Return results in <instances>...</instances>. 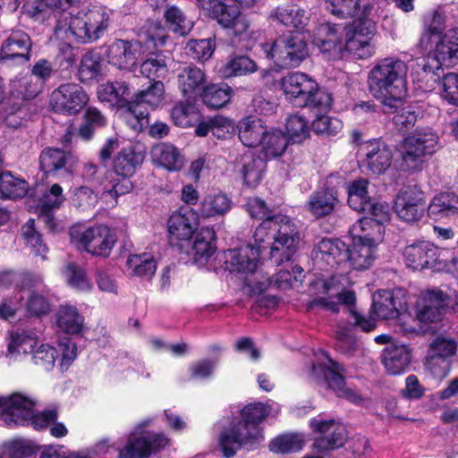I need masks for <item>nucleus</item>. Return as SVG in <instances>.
<instances>
[{
	"label": "nucleus",
	"mask_w": 458,
	"mask_h": 458,
	"mask_svg": "<svg viewBox=\"0 0 458 458\" xmlns=\"http://www.w3.org/2000/svg\"><path fill=\"white\" fill-rule=\"evenodd\" d=\"M408 66L401 59L380 60L369 72L368 83L370 94L388 111L402 107L407 97Z\"/></svg>",
	"instance_id": "obj_1"
},
{
	"label": "nucleus",
	"mask_w": 458,
	"mask_h": 458,
	"mask_svg": "<svg viewBox=\"0 0 458 458\" xmlns=\"http://www.w3.org/2000/svg\"><path fill=\"white\" fill-rule=\"evenodd\" d=\"M254 246L261 254L269 248V259L277 266L288 261L295 253L300 234L290 217L277 216L265 219L253 233Z\"/></svg>",
	"instance_id": "obj_2"
},
{
	"label": "nucleus",
	"mask_w": 458,
	"mask_h": 458,
	"mask_svg": "<svg viewBox=\"0 0 458 458\" xmlns=\"http://www.w3.org/2000/svg\"><path fill=\"white\" fill-rule=\"evenodd\" d=\"M109 24V13L101 8L89 10L78 16L64 13L57 18L55 38L71 46L96 41L103 36Z\"/></svg>",
	"instance_id": "obj_3"
},
{
	"label": "nucleus",
	"mask_w": 458,
	"mask_h": 458,
	"mask_svg": "<svg viewBox=\"0 0 458 458\" xmlns=\"http://www.w3.org/2000/svg\"><path fill=\"white\" fill-rule=\"evenodd\" d=\"M280 86L285 98L300 106L318 112L328 111L333 103L332 95L320 89L318 82L303 72H296L283 77Z\"/></svg>",
	"instance_id": "obj_4"
},
{
	"label": "nucleus",
	"mask_w": 458,
	"mask_h": 458,
	"mask_svg": "<svg viewBox=\"0 0 458 458\" xmlns=\"http://www.w3.org/2000/svg\"><path fill=\"white\" fill-rule=\"evenodd\" d=\"M36 403L20 394L8 397L0 396V420L8 427L14 425H31L37 430L49 428L58 418L56 410H48L36 413Z\"/></svg>",
	"instance_id": "obj_5"
},
{
	"label": "nucleus",
	"mask_w": 458,
	"mask_h": 458,
	"mask_svg": "<svg viewBox=\"0 0 458 458\" xmlns=\"http://www.w3.org/2000/svg\"><path fill=\"white\" fill-rule=\"evenodd\" d=\"M348 283V278L344 275L314 279L309 285V293L312 299L308 309L319 308L338 313L341 304L352 307L356 302V295L353 291L345 290Z\"/></svg>",
	"instance_id": "obj_6"
},
{
	"label": "nucleus",
	"mask_w": 458,
	"mask_h": 458,
	"mask_svg": "<svg viewBox=\"0 0 458 458\" xmlns=\"http://www.w3.org/2000/svg\"><path fill=\"white\" fill-rule=\"evenodd\" d=\"M257 48L265 58L274 64L276 71L297 67L308 55L306 37L299 32L260 42Z\"/></svg>",
	"instance_id": "obj_7"
},
{
	"label": "nucleus",
	"mask_w": 458,
	"mask_h": 458,
	"mask_svg": "<svg viewBox=\"0 0 458 458\" xmlns=\"http://www.w3.org/2000/svg\"><path fill=\"white\" fill-rule=\"evenodd\" d=\"M439 144L438 135L430 129L416 130L399 144L400 168L412 172L422 168L424 157L434 154Z\"/></svg>",
	"instance_id": "obj_8"
},
{
	"label": "nucleus",
	"mask_w": 458,
	"mask_h": 458,
	"mask_svg": "<svg viewBox=\"0 0 458 458\" xmlns=\"http://www.w3.org/2000/svg\"><path fill=\"white\" fill-rule=\"evenodd\" d=\"M427 50H432L433 55L422 59L417 65L421 67L426 76L437 81L440 77L438 72L443 66L450 67L458 62V27L434 38L432 47Z\"/></svg>",
	"instance_id": "obj_9"
},
{
	"label": "nucleus",
	"mask_w": 458,
	"mask_h": 458,
	"mask_svg": "<svg viewBox=\"0 0 458 458\" xmlns=\"http://www.w3.org/2000/svg\"><path fill=\"white\" fill-rule=\"evenodd\" d=\"M344 367L330 359L326 353L322 352L318 358V362L313 364L310 376L318 384L326 385L332 389L339 397L345 398L352 403H359L360 397L352 389L345 386L343 373Z\"/></svg>",
	"instance_id": "obj_10"
},
{
	"label": "nucleus",
	"mask_w": 458,
	"mask_h": 458,
	"mask_svg": "<svg viewBox=\"0 0 458 458\" xmlns=\"http://www.w3.org/2000/svg\"><path fill=\"white\" fill-rule=\"evenodd\" d=\"M149 420L142 421L129 435L126 443L119 448V458H149L169 445V439L160 433H150L143 429Z\"/></svg>",
	"instance_id": "obj_11"
},
{
	"label": "nucleus",
	"mask_w": 458,
	"mask_h": 458,
	"mask_svg": "<svg viewBox=\"0 0 458 458\" xmlns=\"http://www.w3.org/2000/svg\"><path fill=\"white\" fill-rule=\"evenodd\" d=\"M263 440L264 436L259 427L240 420L221 433L219 445L224 455L230 458L242 447L248 450L257 448Z\"/></svg>",
	"instance_id": "obj_12"
},
{
	"label": "nucleus",
	"mask_w": 458,
	"mask_h": 458,
	"mask_svg": "<svg viewBox=\"0 0 458 458\" xmlns=\"http://www.w3.org/2000/svg\"><path fill=\"white\" fill-rule=\"evenodd\" d=\"M261 253L250 244L240 248L227 250L224 252L225 269L238 274L251 288L250 283L257 282L261 273L259 272Z\"/></svg>",
	"instance_id": "obj_13"
},
{
	"label": "nucleus",
	"mask_w": 458,
	"mask_h": 458,
	"mask_svg": "<svg viewBox=\"0 0 458 458\" xmlns=\"http://www.w3.org/2000/svg\"><path fill=\"white\" fill-rule=\"evenodd\" d=\"M72 242L80 244L87 252L92 255L108 257L117 242L114 229L104 225L87 228L84 231L72 229Z\"/></svg>",
	"instance_id": "obj_14"
},
{
	"label": "nucleus",
	"mask_w": 458,
	"mask_h": 458,
	"mask_svg": "<svg viewBox=\"0 0 458 458\" xmlns=\"http://www.w3.org/2000/svg\"><path fill=\"white\" fill-rule=\"evenodd\" d=\"M376 33V23L368 17L359 18L344 27V47L353 56L365 59L371 56L374 48L371 40Z\"/></svg>",
	"instance_id": "obj_15"
},
{
	"label": "nucleus",
	"mask_w": 458,
	"mask_h": 458,
	"mask_svg": "<svg viewBox=\"0 0 458 458\" xmlns=\"http://www.w3.org/2000/svg\"><path fill=\"white\" fill-rule=\"evenodd\" d=\"M89 101V95L77 83H64L52 92L51 105L55 112L64 114H76Z\"/></svg>",
	"instance_id": "obj_16"
},
{
	"label": "nucleus",
	"mask_w": 458,
	"mask_h": 458,
	"mask_svg": "<svg viewBox=\"0 0 458 458\" xmlns=\"http://www.w3.org/2000/svg\"><path fill=\"white\" fill-rule=\"evenodd\" d=\"M34 194L38 199L35 209L38 213V218L50 231L58 230L52 211L60 208L64 200L63 188L57 183H54L49 189L38 185L35 189Z\"/></svg>",
	"instance_id": "obj_17"
},
{
	"label": "nucleus",
	"mask_w": 458,
	"mask_h": 458,
	"mask_svg": "<svg viewBox=\"0 0 458 458\" xmlns=\"http://www.w3.org/2000/svg\"><path fill=\"white\" fill-rule=\"evenodd\" d=\"M440 250L433 243L420 241L405 247L403 258L406 266L413 270L440 269Z\"/></svg>",
	"instance_id": "obj_18"
},
{
	"label": "nucleus",
	"mask_w": 458,
	"mask_h": 458,
	"mask_svg": "<svg viewBox=\"0 0 458 458\" xmlns=\"http://www.w3.org/2000/svg\"><path fill=\"white\" fill-rule=\"evenodd\" d=\"M426 207L423 192L416 188L403 189L395 199L394 209L398 217L408 223L420 220Z\"/></svg>",
	"instance_id": "obj_19"
},
{
	"label": "nucleus",
	"mask_w": 458,
	"mask_h": 458,
	"mask_svg": "<svg viewBox=\"0 0 458 458\" xmlns=\"http://www.w3.org/2000/svg\"><path fill=\"white\" fill-rule=\"evenodd\" d=\"M170 241L188 243L199 226V215L191 208L173 213L167 222Z\"/></svg>",
	"instance_id": "obj_20"
},
{
	"label": "nucleus",
	"mask_w": 458,
	"mask_h": 458,
	"mask_svg": "<svg viewBox=\"0 0 458 458\" xmlns=\"http://www.w3.org/2000/svg\"><path fill=\"white\" fill-rule=\"evenodd\" d=\"M348 248L338 239H323L312 250V258L318 266L325 264L336 268L347 264Z\"/></svg>",
	"instance_id": "obj_21"
},
{
	"label": "nucleus",
	"mask_w": 458,
	"mask_h": 458,
	"mask_svg": "<svg viewBox=\"0 0 458 458\" xmlns=\"http://www.w3.org/2000/svg\"><path fill=\"white\" fill-rule=\"evenodd\" d=\"M310 424L313 430L324 434L315 442L319 450L335 449L344 444L347 432L344 425L336 423L335 420H324L322 419H313Z\"/></svg>",
	"instance_id": "obj_22"
},
{
	"label": "nucleus",
	"mask_w": 458,
	"mask_h": 458,
	"mask_svg": "<svg viewBox=\"0 0 458 458\" xmlns=\"http://www.w3.org/2000/svg\"><path fill=\"white\" fill-rule=\"evenodd\" d=\"M444 307L450 308L446 288L433 289L421 293L415 309L419 319L429 322L439 318L440 310Z\"/></svg>",
	"instance_id": "obj_23"
},
{
	"label": "nucleus",
	"mask_w": 458,
	"mask_h": 458,
	"mask_svg": "<svg viewBox=\"0 0 458 458\" xmlns=\"http://www.w3.org/2000/svg\"><path fill=\"white\" fill-rule=\"evenodd\" d=\"M362 150L365 155L363 167L372 174H381L391 166L393 153L385 142L377 140L368 141Z\"/></svg>",
	"instance_id": "obj_24"
},
{
	"label": "nucleus",
	"mask_w": 458,
	"mask_h": 458,
	"mask_svg": "<svg viewBox=\"0 0 458 458\" xmlns=\"http://www.w3.org/2000/svg\"><path fill=\"white\" fill-rule=\"evenodd\" d=\"M30 48L31 40L27 33L21 30L13 31L1 47L0 59L25 64L30 60Z\"/></svg>",
	"instance_id": "obj_25"
},
{
	"label": "nucleus",
	"mask_w": 458,
	"mask_h": 458,
	"mask_svg": "<svg viewBox=\"0 0 458 458\" xmlns=\"http://www.w3.org/2000/svg\"><path fill=\"white\" fill-rule=\"evenodd\" d=\"M344 28L336 24H322L318 30L313 43L321 52L338 55L342 53L344 42Z\"/></svg>",
	"instance_id": "obj_26"
},
{
	"label": "nucleus",
	"mask_w": 458,
	"mask_h": 458,
	"mask_svg": "<svg viewBox=\"0 0 458 458\" xmlns=\"http://www.w3.org/2000/svg\"><path fill=\"white\" fill-rule=\"evenodd\" d=\"M80 0H32L25 8L27 14L36 21L43 22L51 13L57 19Z\"/></svg>",
	"instance_id": "obj_27"
},
{
	"label": "nucleus",
	"mask_w": 458,
	"mask_h": 458,
	"mask_svg": "<svg viewBox=\"0 0 458 458\" xmlns=\"http://www.w3.org/2000/svg\"><path fill=\"white\" fill-rule=\"evenodd\" d=\"M139 45L127 40L114 41L108 48V63L120 70H131L135 66L139 55Z\"/></svg>",
	"instance_id": "obj_28"
},
{
	"label": "nucleus",
	"mask_w": 458,
	"mask_h": 458,
	"mask_svg": "<svg viewBox=\"0 0 458 458\" xmlns=\"http://www.w3.org/2000/svg\"><path fill=\"white\" fill-rule=\"evenodd\" d=\"M74 163L71 153L58 148H46L39 156L40 169L47 175H55L60 171L70 172Z\"/></svg>",
	"instance_id": "obj_29"
},
{
	"label": "nucleus",
	"mask_w": 458,
	"mask_h": 458,
	"mask_svg": "<svg viewBox=\"0 0 458 458\" xmlns=\"http://www.w3.org/2000/svg\"><path fill=\"white\" fill-rule=\"evenodd\" d=\"M216 250V233L210 227H203L197 233L191 248L185 252L191 256L193 261L199 265H205Z\"/></svg>",
	"instance_id": "obj_30"
},
{
	"label": "nucleus",
	"mask_w": 458,
	"mask_h": 458,
	"mask_svg": "<svg viewBox=\"0 0 458 458\" xmlns=\"http://www.w3.org/2000/svg\"><path fill=\"white\" fill-rule=\"evenodd\" d=\"M38 344V335L31 330L17 329L11 331L7 337L6 357L17 359L21 354H32Z\"/></svg>",
	"instance_id": "obj_31"
},
{
	"label": "nucleus",
	"mask_w": 458,
	"mask_h": 458,
	"mask_svg": "<svg viewBox=\"0 0 458 458\" xmlns=\"http://www.w3.org/2000/svg\"><path fill=\"white\" fill-rule=\"evenodd\" d=\"M382 360L389 374L400 375L407 370L411 352L406 344H390L384 349Z\"/></svg>",
	"instance_id": "obj_32"
},
{
	"label": "nucleus",
	"mask_w": 458,
	"mask_h": 458,
	"mask_svg": "<svg viewBox=\"0 0 458 458\" xmlns=\"http://www.w3.org/2000/svg\"><path fill=\"white\" fill-rule=\"evenodd\" d=\"M178 88L188 98H196L206 86L207 76L199 67L189 65L182 68L177 75Z\"/></svg>",
	"instance_id": "obj_33"
},
{
	"label": "nucleus",
	"mask_w": 458,
	"mask_h": 458,
	"mask_svg": "<svg viewBox=\"0 0 458 458\" xmlns=\"http://www.w3.org/2000/svg\"><path fill=\"white\" fill-rule=\"evenodd\" d=\"M152 162L169 172H177L182 169L185 159L181 151L170 143H159L151 149Z\"/></svg>",
	"instance_id": "obj_34"
},
{
	"label": "nucleus",
	"mask_w": 458,
	"mask_h": 458,
	"mask_svg": "<svg viewBox=\"0 0 458 458\" xmlns=\"http://www.w3.org/2000/svg\"><path fill=\"white\" fill-rule=\"evenodd\" d=\"M55 326L59 331L66 335H81L84 329V317L77 307L72 304H62L55 315Z\"/></svg>",
	"instance_id": "obj_35"
},
{
	"label": "nucleus",
	"mask_w": 458,
	"mask_h": 458,
	"mask_svg": "<svg viewBox=\"0 0 458 458\" xmlns=\"http://www.w3.org/2000/svg\"><path fill=\"white\" fill-rule=\"evenodd\" d=\"M327 8L340 18L369 17L374 5L369 0H326Z\"/></svg>",
	"instance_id": "obj_36"
},
{
	"label": "nucleus",
	"mask_w": 458,
	"mask_h": 458,
	"mask_svg": "<svg viewBox=\"0 0 458 458\" xmlns=\"http://www.w3.org/2000/svg\"><path fill=\"white\" fill-rule=\"evenodd\" d=\"M144 158L145 152L140 145L123 149L114 159V174L123 177L132 176Z\"/></svg>",
	"instance_id": "obj_37"
},
{
	"label": "nucleus",
	"mask_w": 458,
	"mask_h": 458,
	"mask_svg": "<svg viewBox=\"0 0 458 458\" xmlns=\"http://www.w3.org/2000/svg\"><path fill=\"white\" fill-rule=\"evenodd\" d=\"M350 233L353 239L361 240L377 247L383 241L385 226L375 219L363 217L352 225Z\"/></svg>",
	"instance_id": "obj_38"
},
{
	"label": "nucleus",
	"mask_w": 458,
	"mask_h": 458,
	"mask_svg": "<svg viewBox=\"0 0 458 458\" xmlns=\"http://www.w3.org/2000/svg\"><path fill=\"white\" fill-rule=\"evenodd\" d=\"M217 20L218 23L225 28H231L236 35H241L249 27V23L244 16H242L239 9L220 2L211 11Z\"/></svg>",
	"instance_id": "obj_39"
},
{
	"label": "nucleus",
	"mask_w": 458,
	"mask_h": 458,
	"mask_svg": "<svg viewBox=\"0 0 458 458\" xmlns=\"http://www.w3.org/2000/svg\"><path fill=\"white\" fill-rule=\"evenodd\" d=\"M377 248L366 242L352 238L351 248L348 249L347 264L357 270L368 269L376 258Z\"/></svg>",
	"instance_id": "obj_40"
},
{
	"label": "nucleus",
	"mask_w": 458,
	"mask_h": 458,
	"mask_svg": "<svg viewBox=\"0 0 458 458\" xmlns=\"http://www.w3.org/2000/svg\"><path fill=\"white\" fill-rule=\"evenodd\" d=\"M46 285L42 279L40 286H31L29 284L24 287L23 299L26 297V301L23 302L27 312L35 317H41L47 315L51 310L50 301L45 296Z\"/></svg>",
	"instance_id": "obj_41"
},
{
	"label": "nucleus",
	"mask_w": 458,
	"mask_h": 458,
	"mask_svg": "<svg viewBox=\"0 0 458 458\" xmlns=\"http://www.w3.org/2000/svg\"><path fill=\"white\" fill-rule=\"evenodd\" d=\"M267 128L262 120L246 117L239 122V139L243 145L249 148L259 147Z\"/></svg>",
	"instance_id": "obj_42"
},
{
	"label": "nucleus",
	"mask_w": 458,
	"mask_h": 458,
	"mask_svg": "<svg viewBox=\"0 0 458 458\" xmlns=\"http://www.w3.org/2000/svg\"><path fill=\"white\" fill-rule=\"evenodd\" d=\"M401 293L395 294L387 290H379L373 295L372 312L377 318L382 319L394 318L399 310H403V305L399 302L397 305L396 299Z\"/></svg>",
	"instance_id": "obj_43"
},
{
	"label": "nucleus",
	"mask_w": 458,
	"mask_h": 458,
	"mask_svg": "<svg viewBox=\"0 0 458 458\" xmlns=\"http://www.w3.org/2000/svg\"><path fill=\"white\" fill-rule=\"evenodd\" d=\"M288 143L286 135L281 130L267 128L259 148L266 159H273L284 154Z\"/></svg>",
	"instance_id": "obj_44"
},
{
	"label": "nucleus",
	"mask_w": 458,
	"mask_h": 458,
	"mask_svg": "<svg viewBox=\"0 0 458 458\" xmlns=\"http://www.w3.org/2000/svg\"><path fill=\"white\" fill-rule=\"evenodd\" d=\"M29 284L31 286H40L42 276L37 273H16L13 271H3L0 273V285L9 288L13 286V293H25L24 287Z\"/></svg>",
	"instance_id": "obj_45"
},
{
	"label": "nucleus",
	"mask_w": 458,
	"mask_h": 458,
	"mask_svg": "<svg viewBox=\"0 0 458 458\" xmlns=\"http://www.w3.org/2000/svg\"><path fill=\"white\" fill-rule=\"evenodd\" d=\"M242 174L243 182L251 188L259 184L266 170V161L250 153L242 157Z\"/></svg>",
	"instance_id": "obj_46"
},
{
	"label": "nucleus",
	"mask_w": 458,
	"mask_h": 458,
	"mask_svg": "<svg viewBox=\"0 0 458 458\" xmlns=\"http://www.w3.org/2000/svg\"><path fill=\"white\" fill-rule=\"evenodd\" d=\"M98 97L101 102L123 106L129 101L131 89L124 81L106 82L98 87Z\"/></svg>",
	"instance_id": "obj_47"
},
{
	"label": "nucleus",
	"mask_w": 458,
	"mask_h": 458,
	"mask_svg": "<svg viewBox=\"0 0 458 458\" xmlns=\"http://www.w3.org/2000/svg\"><path fill=\"white\" fill-rule=\"evenodd\" d=\"M276 17L285 27L293 28L299 31H302L310 21L309 12L296 5L278 7L276 11Z\"/></svg>",
	"instance_id": "obj_48"
},
{
	"label": "nucleus",
	"mask_w": 458,
	"mask_h": 458,
	"mask_svg": "<svg viewBox=\"0 0 458 458\" xmlns=\"http://www.w3.org/2000/svg\"><path fill=\"white\" fill-rule=\"evenodd\" d=\"M232 95V88L225 83L206 85L199 94L204 104L215 109L228 104Z\"/></svg>",
	"instance_id": "obj_49"
},
{
	"label": "nucleus",
	"mask_w": 458,
	"mask_h": 458,
	"mask_svg": "<svg viewBox=\"0 0 458 458\" xmlns=\"http://www.w3.org/2000/svg\"><path fill=\"white\" fill-rule=\"evenodd\" d=\"M280 407L276 403H250L246 405L241 411V420L248 425L259 427V423L269 415H276Z\"/></svg>",
	"instance_id": "obj_50"
},
{
	"label": "nucleus",
	"mask_w": 458,
	"mask_h": 458,
	"mask_svg": "<svg viewBox=\"0 0 458 458\" xmlns=\"http://www.w3.org/2000/svg\"><path fill=\"white\" fill-rule=\"evenodd\" d=\"M428 214L436 218H445L458 214V196L452 192H442L430 202Z\"/></svg>",
	"instance_id": "obj_51"
},
{
	"label": "nucleus",
	"mask_w": 458,
	"mask_h": 458,
	"mask_svg": "<svg viewBox=\"0 0 458 458\" xmlns=\"http://www.w3.org/2000/svg\"><path fill=\"white\" fill-rule=\"evenodd\" d=\"M231 207V199L225 194H209L200 203L199 216L202 218L222 216L230 210Z\"/></svg>",
	"instance_id": "obj_52"
},
{
	"label": "nucleus",
	"mask_w": 458,
	"mask_h": 458,
	"mask_svg": "<svg viewBox=\"0 0 458 458\" xmlns=\"http://www.w3.org/2000/svg\"><path fill=\"white\" fill-rule=\"evenodd\" d=\"M157 270V264L149 253L130 255L126 261V272L131 276L150 278Z\"/></svg>",
	"instance_id": "obj_53"
},
{
	"label": "nucleus",
	"mask_w": 458,
	"mask_h": 458,
	"mask_svg": "<svg viewBox=\"0 0 458 458\" xmlns=\"http://www.w3.org/2000/svg\"><path fill=\"white\" fill-rule=\"evenodd\" d=\"M368 180L359 179L347 185L348 204L353 210L365 212L369 207L371 200L368 193Z\"/></svg>",
	"instance_id": "obj_54"
},
{
	"label": "nucleus",
	"mask_w": 458,
	"mask_h": 458,
	"mask_svg": "<svg viewBox=\"0 0 458 458\" xmlns=\"http://www.w3.org/2000/svg\"><path fill=\"white\" fill-rule=\"evenodd\" d=\"M336 202L337 199L332 191H319L310 195L307 208L313 216L320 217L330 214Z\"/></svg>",
	"instance_id": "obj_55"
},
{
	"label": "nucleus",
	"mask_w": 458,
	"mask_h": 458,
	"mask_svg": "<svg viewBox=\"0 0 458 458\" xmlns=\"http://www.w3.org/2000/svg\"><path fill=\"white\" fill-rule=\"evenodd\" d=\"M285 131L288 141L301 143L310 137V122L303 115L291 114L285 121Z\"/></svg>",
	"instance_id": "obj_56"
},
{
	"label": "nucleus",
	"mask_w": 458,
	"mask_h": 458,
	"mask_svg": "<svg viewBox=\"0 0 458 458\" xmlns=\"http://www.w3.org/2000/svg\"><path fill=\"white\" fill-rule=\"evenodd\" d=\"M140 72L152 81L165 79L168 74L166 56L163 54H150L141 63Z\"/></svg>",
	"instance_id": "obj_57"
},
{
	"label": "nucleus",
	"mask_w": 458,
	"mask_h": 458,
	"mask_svg": "<svg viewBox=\"0 0 458 458\" xmlns=\"http://www.w3.org/2000/svg\"><path fill=\"white\" fill-rule=\"evenodd\" d=\"M258 70L257 64L247 55L230 57L223 66L221 72L225 77L245 76Z\"/></svg>",
	"instance_id": "obj_58"
},
{
	"label": "nucleus",
	"mask_w": 458,
	"mask_h": 458,
	"mask_svg": "<svg viewBox=\"0 0 458 458\" xmlns=\"http://www.w3.org/2000/svg\"><path fill=\"white\" fill-rule=\"evenodd\" d=\"M445 28V12L441 9L436 10L427 24L425 30L420 38V47L427 50L430 48L433 44L434 38L443 35V30Z\"/></svg>",
	"instance_id": "obj_59"
},
{
	"label": "nucleus",
	"mask_w": 458,
	"mask_h": 458,
	"mask_svg": "<svg viewBox=\"0 0 458 458\" xmlns=\"http://www.w3.org/2000/svg\"><path fill=\"white\" fill-rule=\"evenodd\" d=\"M28 193V184L25 181L13 177L9 172L0 174V198L18 199Z\"/></svg>",
	"instance_id": "obj_60"
},
{
	"label": "nucleus",
	"mask_w": 458,
	"mask_h": 458,
	"mask_svg": "<svg viewBox=\"0 0 458 458\" xmlns=\"http://www.w3.org/2000/svg\"><path fill=\"white\" fill-rule=\"evenodd\" d=\"M40 90V81H35L30 75L16 78L10 82L11 94L17 98H35Z\"/></svg>",
	"instance_id": "obj_61"
},
{
	"label": "nucleus",
	"mask_w": 458,
	"mask_h": 458,
	"mask_svg": "<svg viewBox=\"0 0 458 458\" xmlns=\"http://www.w3.org/2000/svg\"><path fill=\"white\" fill-rule=\"evenodd\" d=\"M171 118L176 126L191 127L198 122L199 114L197 107L191 103H179L171 110Z\"/></svg>",
	"instance_id": "obj_62"
},
{
	"label": "nucleus",
	"mask_w": 458,
	"mask_h": 458,
	"mask_svg": "<svg viewBox=\"0 0 458 458\" xmlns=\"http://www.w3.org/2000/svg\"><path fill=\"white\" fill-rule=\"evenodd\" d=\"M303 438L298 434H283L269 443V450L275 454H288L300 451L303 446Z\"/></svg>",
	"instance_id": "obj_63"
},
{
	"label": "nucleus",
	"mask_w": 458,
	"mask_h": 458,
	"mask_svg": "<svg viewBox=\"0 0 458 458\" xmlns=\"http://www.w3.org/2000/svg\"><path fill=\"white\" fill-rule=\"evenodd\" d=\"M128 178L117 175L114 173H109L102 184V194L116 199L119 196L130 192L132 189V183Z\"/></svg>",
	"instance_id": "obj_64"
}]
</instances>
